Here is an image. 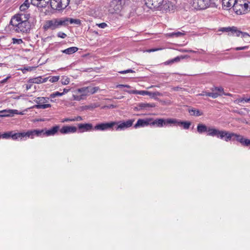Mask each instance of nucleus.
Masks as SVG:
<instances>
[{
  "label": "nucleus",
  "instance_id": "obj_22",
  "mask_svg": "<svg viewBox=\"0 0 250 250\" xmlns=\"http://www.w3.org/2000/svg\"><path fill=\"white\" fill-rule=\"evenodd\" d=\"M49 78H42V77H38L29 80V82L34 83H41L47 82Z\"/></svg>",
  "mask_w": 250,
  "mask_h": 250
},
{
  "label": "nucleus",
  "instance_id": "obj_58",
  "mask_svg": "<svg viewBox=\"0 0 250 250\" xmlns=\"http://www.w3.org/2000/svg\"><path fill=\"white\" fill-rule=\"evenodd\" d=\"M233 112L236 113L237 114H239L240 115H244V113L242 111H239L237 110H233Z\"/></svg>",
  "mask_w": 250,
  "mask_h": 250
},
{
  "label": "nucleus",
  "instance_id": "obj_48",
  "mask_svg": "<svg viewBox=\"0 0 250 250\" xmlns=\"http://www.w3.org/2000/svg\"><path fill=\"white\" fill-rule=\"evenodd\" d=\"M233 29V26L224 27V28H223L222 31L223 32H229L232 31Z\"/></svg>",
  "mask_w": 250,
  "mask_h": 250
},
{
  "label": "nucleus",
  "instance_id": "obj_59",
  "mask_svg": "<svg viewBox=\"0 0 250 250\" xmlns=\"http://www.w3.org/2000/svg\"><path fill=\"white\" fill-rule=\"evenodd\" d=\"M11 77L10 76H8L7 78H6L5 79H3V80H2L0 83H5L7 82V80L9 79Z\"/></svg>",
  "mask_w": 250,
  "mask_h": 250
},
{
  "label": "nucleus",
  "instance_id": "obj_25",
  "mask_svg": "<svg viewBox=\"0 0 250 250\" xmlns=\"http://www.w3.org/2000/svg\"><path fill=\"white\" fill-rule=\"evenodd\" d=\"M21 140H26L27 138L32 139L31 130H28L27 132H20Z\"/></svg>",
  "mask_w": 250,
  "mask_h": 250
},
{
  "label": "nucleus",
  "instance_id": "obj_7",
  "mask_svg": "<svg viewBox=\"0 0 250 250\" xmlns=\"http://www.w3.org/2000/svg\"><path fill=\"white\" fill-rule=\"evenodd\" d=\"M233 135L232 134H230L229 131L224 130H219L214 128L211 136H216L221 139H224L226 142H228L230 141L231 137L233 136Z\"/></svg>",
  "mask_w": 250,
  "mask_h": 250
},
{
  "label": "nucleus",
  "instance_id": "obj_64",
  "mask_svg": "<svg viewBox=\"0 0 250 250\" xmlns=\"http://www.w3.org/2000/svg\"><path fill=\"white\" fill-rule=\"evenodd\" d=\"M31 86H32L31 84H27L26 86V90H29V89H30Z\"/></svg>",
  "mask_w": 250,
  "mask_h": 250
},
{
  "label": "nucleus",
  "instance_id": "obj_24",
  "mask_svg": "<svg viewBox=\"0 0 250 250\" xmlns=\"http://www.w3.org/2000/svg\"><path fill=\"white\" fill-rule=\"evenodd\" d=\"M13 16L17 18H20L24 21H29L30 18V15L29 14H18Z\"/></svg>",
  "mask_w": 250,
  "mask_h": 250
},
{
  "label": "nucleus",
  "instance_id": "obj_9",
  "mask_svg": "<svg viewBox=\"0 0 250 250\" xmlns=\"http://www.w3.org/2000/svg\"><path fill=\"white\" fill-rule=\"evenodd\" d=\"M70 0H51L50 6L53 9L60 10L65 8Z\"/></svg>",
  "mask_w": 250,
  "mask_h": 250
},
{
  "label": "nucleus",
  "instance_id": "obj_8",
  "mask_svg": "<svg viewBox=\"0 0 250 250\" xmlns=\"http://www.w3.org/2000/svg\"><path fill=\"white\" fill-rule=\"evenodd\" d=\"M99 90L100 88L98 86L93 87L90 85L78 88L76 90L75 92L77 94L81 93L82 94V96H86L93 94Z\"/></svg>",
  "mask_w": 250,
  "mask_h": 250
},
{
  "label": "nucleus",
  "instance_id": "obj_42",
  "mask_svg": "<svg viewBox=\"0 0 250 250\" xmlns=\"http://www.w3.org/2000/svg\"><path fill=\"white\" fill-rule=\"evenodd\" d=\"M12 43L13 44H21L23 43V41L21 39L12 38Z\"/></svg>",
  "mask_w": 250,
  "mask_h": 250
},
{
  "label": "nucleus",
  "instance_id": "obj_46",
  "mask_svg": "<svg viewBox=\"0 0 250 250\" xmlns=\"http://www.w3.org/2000/svg\"><path fill=\"white\" fill-rule=\"evenodd\" d=\"M232 31H236L234 35L236 36L237 37L240 36L242 33V31L238 30V28L235 26H233V29Z\"/></svg>",
  "mask_w": 250,
  "mask_h": 250
},
{
  "label": "nucleus",
  "instance_id": "obj_39",
  "mask_svg": "<svg viewBox=\"0 0 250 250\" xmlns=\"http://www.w3.org/2000/svg\"><path fill=\"white\" fill-rule=\"evenodd\" d=\"M139 106L141 108H146V107H154V106L152 104H147V103H140L139 104Z\"/></svg>",
  "mask_w": 250,
  "mask_h": 250
},
{
  "label": "nucleus",
  "instance_id": "obj_60",
  "mask_svg": "<svg viewBox=\"0 0 250 250\" xmlns=\"http://www.w3.org/2000/svg\"><path fill=\"white\" fill-rule=\"evenodd\" d=\"M73 118H65L63 122H73Z\"/></svg>",
  "mask_w": 250,
  "mask_h": 250
},
{
  "label": "nucleus",
  "instance_id": "obj_16",
  "mask_svg": "<svg viewBox=\"0 0 250 250\" xmlns=\"http://www.w3.org/2000/svg\"><path fill=\"white\" fill-rule=\"evenodd\" d=\"M0 117H12L14 114H18V111L16 109L3 110L0 111Z\"/></svg>",
  "mask_w": 250,
  "mask_h": 250
},
{
  "label": "nucleus",
  "instance_id": "obj_14",
  "mask_svg": "<svg viewBox=\"0 0 250 250\" xmlns=\"http://www.w3.org/2000/svg\"><path fill=\"white\" fill-rule=\"evenodd\" d=\"M152 121V119L151 118H147L146 119H139L134 125V127L137 128L139 127L146 126L148 125H150V121Z\"/></svg>",
  "mask_w": 250,
  "mask_h": 250
},
{
  "label": "nucleus",
  "instance_id": "obj_38",
  "mask_svg": "<svg viewBox=\"0 0 250 250\" xmlns=\"http://www.w3.org/2000/svg\"><path fill=\"white\" fill-rule=\"evenodd\" d=\"M185 35L184 33L181 32H173L170 34H169V36L170 37H179L183 36Z\"/></svg>",
  "mask_w": 250,
  "mask_h": 250
},
{
  "label": "nucleus",
  "instance_id": "obj_21",
  "mask_svg": "<svg viewBox=\"0 0 250 250\" xmlns=\"http://www.w3.org/2000/svg\"><path fill=\"white\" fill-rule=\"evenodd\" d=\"M31 131L32 139H33L35 136L43 137L45 136L44 129H32Z\"/></svg>",
  "mask_w": 250,
  "mask_h": 250
},
{
  "label": "nucleus",
  "instance_id": "obj_56",
  "mask_svg": "<svg viewBox=\"0 0 250 250\" xmlns=\"http://www.w3.org/2000/svg\"><path fill=\"white\" fill-rule=\"evenodd\" d=\"M241 35L242 37L246 38V37H250V35L247 32H242Z\"/></svg>",
  "mask_w": 250,
  "mask_h": 250
},
{
  "label": "nucleus",
  "instance_id": "obj_5",
  "mask_svg": "<svg viewBox=\"0 0 250 250\" xmlns=\"http://www.w3.org/2000/svg\"><path fill=\"white\" fill-rule=\"evenodd\" d=\"M125 2V0H113L110 3L108 12L112 14L119 13L122 10Z\"/></svg>",
  "mask_w": 250,
  "mask_h": 250
},
{
  "label": "nucleus",
  "instance_id": "obj_20",
  "mask_svg": "<svg viewBox=\"0 0 250 250\" xmlns=\"http://www.w3.org/2000/svg\"><path fill=\"white\" fill-rule=\"evenodd\" d=\"M166 125V120L164 119H158L150 121V125H156L158 127H162Z\"/></svg>",
  "mask_w": 250,
  "mask_h": 250
},
{
  "label": "nucleus",
  "instance_id": "obj_52",
  "mask_svg": "<svg viewBox=\"0 0 250 250\" xmlns=\"http://www.w3.org/2000/svg\"><path fill=\"white\" fill-rule=\"evenodd\" d=\"M97 25L101 28H104L107 26V24L105 22L97 24Z\"/></svg>",
  "mask_w": 250,
  "mask_h": 250
},
{
  "label": "nucleus",
  "instance_id": "obj_10",
  "mask_svg": "<svg viewBox=\"0 0 250 250\" xmlns=\"http://www.w3.org/2000/svg\"><path fill=\"white\" fill-rule=\"evenodd\" d=\"M45 99L42 97H37L34 100V102L37 104L33 106L34 108L37 109H45L48 107H50L51 105L49 104H44Z\"/></svg>",
  "mask_w": 250,
  "mask_h": 250
},
{
  "label": "nucleus",
  "instance_id": "obj_53",
  "mask_svg": "<svg viewBox=\"0 0 250 250\" xmlns=\"http://www.w3.org/2000/svg\"><path fill=\"white\" fill-rule=\"evenodd\" d=\"M248 48V46H245L243 47H237L235 48V50H245L246 49Z\"/></svg>",
  "mask_w": 250,
  "mask_h": 250
},
{
  "label": "nucleus",
  "instance_id": "obj_26",
  "mask_svg": "<svg viewBox=\"0 0 250 250\" xmlns=\"http://www.w3.org/2000/svg\"><path fill=\"white\" fill-rule=\"evenodd\" d=\"M78 50V48L77 47H71L62 50V52L66 54L70 55L75 53Z\"/></svg>",
  "mask_w": 250,
  "mask_h": 250
},
{
  "label": "nucleus",
  "instance_id": "obj_35",
  "mask_svg": "<svg viewBox=\"0 0 250 250\" xmlns=\"http://www.w3.org/2000/svg\"><path fill=\"white\" fill-rule=\"evenodd\" d=\"M240 143L244 146H250V140L245 139L242 136V139L240 140Z\"/></svg>",
  "mask_w": 250,
  "mask_h": 250
},
{
  "label": "nucleus",
  "instance_id": "obj_51",
  "mask_svg": "<svg viewBox=\"0 0 250 250\" xmlns=\"http://www.w3.org/2000/svg\"><path fill=\"white\" fill-rule=\"evenodd\" d=\"M134 72H135V71L132 70L131 69H127L126 70L122 71L119 72V73L121 74H125L127 73H134Z\"/></svg>",
  "mask_w": 250,
  "mask_h": 250
},
{
  "label": "nucleus",
  "instance_id": "obj_54",
  "mask_svg": "<svg viewBox=\"0 0 250 250\" xmlns=\"http://www.w3.org/2000/svg\"><path fill=\"white\" fill-rule=\"evenodd\" d=\"M229 0H222L221 1H222V3L223 6L227 8L228 3H229Z\"/></svg>",
  "mask_w": 250,
  "mask_h": 250
},
{
  "label": "nucleus",
  "instance_id": "obj_34",
  "mask_svg": "<svg viewBox=\"0 0 250 250\" xmlns=\"http://www.w3.org/2000/svg\"><path fill=\"white\" fill-rule=\"evenodd\" d=\"M129 94H136L144 95L149 93V92L146 91L130 90L127 91Z\"/></svg>",
  "mask_w": 250,
  "mask_h": 250
},
{
  "label": "nucleus",
  "instance_id": "obj_29",
  "mask_svg": "<svg viewBox=\"0 0 250 250\" xmlns=\"http://www.w3.org/2000/svg\"><path fill=\"white\" fill-rule=\"evenodd\" d=\"M64 19L67 20V26L69 24H75L77 25H79L81 24V21L80 20L78 19H70L69 18H64Z\"/></svg>",
  "mask_w": 250,
  "mask_h": 250
},
{
  "label": "nucleus",
  "instance_id": "obj_19",
  "mask_svg": "<svg viewBox=\"0 0 250 250\" xmlns=\"http://www.w3.org/2000/svg\"><path fill=\"white\" fill-rule=\"evenodd\" d=\"M31 3L37 7L42 8L45 7L48 4L45 0H30Z\"/></svg>",
  "mask_w": 250,
  "mask_h": 250
},
{
  "label": "nucleus",
  "instance_id": "obj_15",
  "mask_svg": "<svg viewBox=\"0 0 250 250\" xmlns=\"http://www.w3.org/2000/svg\"><path fill=\"white\" fill-rule=\"evenodd\" d=\"M79 132L82 133L85 131H90L94 129L91 124H79L78 125Z\"/></svg>",
  "mask_w": 250,
  "mask_h": 250
},
{
  "label": "nucleus",
  "instance_id": "obj_6",
  "mask_svg": "<svg viewBox=\"0 0 250 250\" xmlns=\"http://www.w3.org/2000/svg\"><path fill=\"white\" fill-rule=\"evenodd\" d=\"M147 7L152 10H161L165 6L164 0H144Z\"/></svg>",
  "mask_w": 250,
  "mask_h": 250
},
{
  "label": "nucleus",
  "instance_id": "obj_55",
  "mask_svg": "<svg viewBox=\"0 0 250 250\" xmlns=\"http://www.w3.org/2000/svg\"><path fill=\"white\" fill-rule=\"evenodd\" d=\"M74 121H81L83 120V118L81 116H78L77 117L73 118Z\"/></svg>",
  "mask_w": 250,
  "mask_h": 250
},
{
  "label": "nucleus",
  "instance_id": "obj_2",
  "mask_svg": "<svg viewBox=\"0 0 250 250\" xmlns=\"http://www.w3.org/2000/svg\"><path fill=\"white\" fill-rule=\"evenodd\" d=\"M221 0H188L191 8L196 10L205 9L208 7H217Z\"/></svg>",
  "mask_w": 250,
  "mask_h": 250
},
{
  "label": "nucleus",
  "instance_id": "obj_44",
  "mask_svg": "<svg viewBox=\"0 0 250 250\" xmlns=\"http://www.w3.org/2000/svg\"><path fill=\"white\" fill-rule=\"evenodd\" d=\"M62 95H63L62 93H61L58 91H56V92H54V93H52L51 94H50V97L51 98H54L56 97L61 96Z\"/></svg>",
  "mask_w": 250,
  "mask_h": 250
},
{
  "label": "nucleus",
  "instance_id": "obj_4",
  "mask_svg": "<svg viewBox=\"0 0 250 250\" xmlns=\"http://www.w3.org/2000/svg\"><path fill=\"white\" fill-rule=\"evenodd\" d=\"M233 10L237 15L245 14L250 11V3L247 0H237Z\"/></svg>",
  "mask_w": 250,
  "mask_h": 250
},
{
  "label": "nucleus",
  "instance_id": "obj_3",
  "mask_svg": "<svg viewBox=\"0 0 250 250\" xmlns=\"http://www.w3.org/2000/svg\"><path fill=\"white\" fill-rule=\"evenodd\" d=\"M67 22V20L64 19V18L52 19L45 21L43 25V29L45 31L54 30L62 27L66 26Z\"/></svg>",
  "mask_w": 250,
  "mask_h": 250
},
{
  "label": "nucleus",
  "instance_id": "obj_47",
  "mask_svg": "<svg viewBox=\"0 0 250 250\" xmlns=\"http://www.w3.org/2000/svg\"><path fill=\"white\" fill-rule=\"evenodd\" d=\"M34 68V67H24L23 69H21L22 72L23 73H25L26 71H32Z\"/></svg>",
  "mask_w": 250,
  "mask_h": 250
},
{
  "label": "nucleus",
  "instance_id": "obj_12",
  "mask_svg": "<svg viewBox=\"0 0 250 250\" xmlns=\"http://www.w3.org/2000/svg\"><path fill=\"white\" fill-rule=\"evenodd\" d=\"M214 127H208L206 125L203 124H199L197 125V130L199 133L202 134L204 133H207L208 136H212Z\"/></svg>",
  "mask_w": 250,
  "mask_h": 250
},
{
  "label": "nucleus",
  "instance_id": "obj_27",
  "mask_svg": "<svg viewBox=\"0 0 250 250\" xmlns=\"http://www.w3.org/2000/svg\"><path fill=\"white\" fill-rule=\"evenodd\" d=\"M180 120L176 119L169 118L166 120V125L173 124L175 126H179V125H180Z\"/></svg>",
  "mask_w": 250,
  "mask_h": 250
},
{
  "label": "nucleus",
  "instance_id": "obj_17",
  "mask_svg": "<svg viewBox=\"0 0 250 250\" xmlns=\"http://www.w3.org/2000/svg\"><path fill=\"white\" fill-rule=\"evenodd\" d=\"M77 128L75 126H63L60 129V131L62 134H68L71 133H75L77 131Z\"/></svg>",
  "mask_w": 250,
  "mask_h": 250
},
{
  "label": "nucleus",
  "instance_id": "obj_11",
  "mask_svg": "<svg viewBox=\"0 0 250 250\" xmlns=\"http://www.w3.org/2000/svg\"><path fill=\"white\" fill-rule=\"evenodd\" d=\"M134 122V119H130L126 121L116 122V125H117L115 127V129L116 130H122L126 129L131 126Z\"/></svg>",
  "mask_w": 250,
  "mask_h": 250
},
{
  "label": "nucleus",
  "instance_id": "obj_57",
  "mask_svg": "<svg viewBox=\"0 0 250 250\" xmlns=\"http://www.w3.org/2000/svg\"><path fill=\"white\" fill-rule=\"evenodd\" d=\"M180 60V58L179 57H177L171 60L172 62H178Z\"/></svg>",
  "mask_w": 250,
  "mask_h": 250
},
{
  "label": "nucleus",
  "instance_id": "obj_31",
  "mask_svg": "<svg viewBox=\"0 0 250 250\" xmlns=\"http://www.w3.org/2000/svg\"><path fill=\"white\" fill-rule=\"evenodd\" d=\"M179 124V126H183L185 129H188L191 125V123L190 122L182 121L180 120Z\"/></svg>",
  "mask_w": 250,
  "mask_h": 250
},
{
  "label": "nucleus",
  "instance_id": "obj_23",
  "mask_svg": "<svg viewBox=\"0 0 250 250\" xmlns=\"http://www.w3.org/2000/svg\"><path fill=\"white\" fill-rule=\"evenodd\" d=\"M220 93H214V92H208L207 91H203L201 93L199 94V95L200 96H207L211 97L213 99H215L217 98L218 97L221 96Z\"/></svg>",
  "mask_w": 250,
  "mask_h": 250
},
{
  "label": "nucleus",
  "instance_id": "obj_37",
  "mask_svg": "<svg viewBox=\"0 0 250 250\" xmlns=\"http://www.w3.org/2000/svg\"><path fill=\"white\" fill-rule=\"evenodd\" d=\"M11 138L13 140H16L18 139H21L20 132L19 133H14L13 131H11Z\"/></svg>",
  "mask_w": 250,
  "mask_h": 250
},
{
  "label": "nucleus",
  "instance_id": "obj_18",
  "mask_svg": "<svg viewBox=\"0 0 250 250\" xmlns=\"http://www.w3.org/2000/svg\"><path fill=\"white\" fill-rule=\"evenodd\" d=\"M59 125H55L50 129H44V135L46 136H53L56 134L59 130Z\"/></svg>",
  "mask_w": 250,
  "mask_h": 250
},
{
  "label": "nucleus",
  "instance_id": "obj_62",
  "mask_svg": "<svg viewBox=\"0 0 250 250\" xmlns=\"http://www.w3.org/2000/svg\"><path fill=\"white\" fill-rule=\"evenodd\" d=\"M69 90H70V89L64 88L63 90V92H62L63 93V95L65 93H67L69 91Z\"/></svg>",
  "mask_w": 250,
  "mask_h": 250
},
{
  "label": "nucleus",
  "instance_id": "obj_13",
  "mask_svg": "<svg viewBox=\"0 0 250 250\" xmlns=\"http://www.w3.org/2000/svg\"><path fill=\"white\" fill-rule=\"evenodd\" d=\"M116 122H111L109 123H103L96 125L94 126V129L96 130L104 131L111 128L115 125H116Z\"/></svg>",
  "mask_w": 250,
  "mask_h": 250
},
{
  "label": "nucleus",
  "instance_id": "obj_43",
  "mask_svg": "<svg viewBox=\"0 0 250 250\" xmlns=\"http://www.w3.org/2000/svg\"><path fill=\"white\" fill-rule=\"evenodd\" d=\"M62 83L63 85L68 84L69 83V79L67 77H63L61 80Z\"/></svg>",
  "mask_w": 250,
  "mask_h": 250
},
{
  "label": "nucleus",
  "instance_id": "obj_50",
  "mask_svg": "<svg viewBox=\"0 0 250 250\" xmlns=\"http://www.w3.org/2000/svg\"><path fill=\"white\" fill-rule=\"evenodd\" d=\"M83 96H82V94L80 96H78V95H73L74 100H77V101H80L81 100L83 99Z\"/></svg>",
  "mask_w": 250,
  "mask_h": 250
},
{
  "label": "nucleus",
  "instance_id": "obj_49",
  "mask_svg": "<svg viewBox=\"0 0 250 250\" xmlns=\"http://www.w3.org/2000/svg\"><path fill=\"white\" fill-rule=\"evenodd\" d=\"M57 36L59 38H61L62 39H64L66 37L67 35L64 33L59 32L57 34Z\"/></svg>",
  "mask_w": 250,
  "mask_h": 250
},
{
  "label": "nucleus",
  "instance_id": "obj_45",
  "mask_svg": "<svg viewBox=\"0 0 250 250\" xmlns=\"http://www.w3.org/2000/svg\"><path fill=\"white\" fill-rule=\"evenodd\" d=\"M59 79H60L59 76H52L50 78L49 81L51 83H55V82H57L59 80Z\"/></svg>",
  "mask_w": 250,
  "mask_h": 250
},
{
  "label": "nucleus",
  "instance_id": "obj_41",
  "mask_svg": "<svg viewBox=\"0 0 250 250\" xmlns=\"http://www.w3.org/2000/svg\"><path fill=\"white\" fill-rule=\"evenodd\" d=\"M236 1L237 0H229V3H228L227 8H229L232 7L233 9L234 6L235 5Z\"/></svg>",
  "mask_w": 250,
  "mask_h": 250
},
{
  "label": "nucleus",
  "instance_id": "obj_33",
  "mask_svg": "<svg viewBox=\"0 0 250 250\" xmlns=\"http://www.w3.org/2000/svg\"><path fill=\"white\" fill-rule=\"evenodd\" d=\"M30 3L28 0H26L24 2L21 4L20 7V9L21 11H24L29 7Z\"/></svg>",
  "mask_w": 250,
  "mask_h": 250
},
{
  "label": "nucleus",
  "instance_id": "obj_63",
  "mask_svg": "<svg viewBox=\"0 0 250 250\" xmlns=\"http://www.w3.org/2000/svg\"><path fill=\"white\" fill-rule=\"evenodd\" d=\"M160 49L159 48H155V49H150L148 51V52H154V51H157V50H160Z\"/></svg>",
  "mask_w": 250,
  "mask_h": 250
},
{
  "label": "nucleus",
  "instance_id": "obj_1",
  "mask_svg": "<svg viewBox=\"0 0 250 250\" xmlns=\"http://www.w3.org/2000/svg\"><path fill=\"white\" fill-rule=\"evenodd\" d=\"M32 24L30 21H24L21 18L13 16L10 20L9 27L11 30L19 33H29Z\"/></svg>",
  "mask_w": 250,
  "mask_h": 250
},
{
  "label": "nucleus",
  "instance_id": "obj_30",
  "mask_svg": "<svg viewBox=\"0 0 250 250\" xmlns=\"http://www.w3.org/2000/svg\"><path fill=\"white\" fill-rule=\"evenodd\" d=\"M230 134H232L233 135H233V136L231 137V138L230 139V141H233L234 140H236L237 142L240 143V140H241L242 139L243 136H242L240 134H238L237 133H235L233 132H230Z\"/></svg>",
  "mask_w": 250,
  "mask_h": 250
},
{
  "label": "nucleus",
  "instance_id": "obj_32",
  "mask_svg": "<svg viewBox=\"0 0 250 250\" xmlns=\"http://www.w3.org/2000/svg\"><path fill=\"white\" fill-rule=\"evenodd\" d=\"M210 89L212 91V92L220 93L221 94V96L222 95V94L223 93V92H224V88L222 86H214L212 87Z\"/></svg>",
  "mask_w": 250,
  "mask_h": 250
},
{
  "label": "nucleus",
  "instance_id": "obj_36",
  "mask_svg": "<svg viewBox=\"0 0 250 250\" xmlns=\"http://www.w3.org/2000/svg\"><path fill=\"white\" fill-rule=\"evenodd\" d=\"M250 103V97L249 98H243L237 99L234 101V103L237 104H239L240 103Z\"/></svg>",
  "mask_w": 250,
  "mask_h": 250
},
{
  "label": "nucleus",
  "instance_id": "obj_28",
  "mask_svg": "<svg viewBox=\"0 0 250 250\" xmlns=\"http://www.w3.org/2000/svg\"><path fill=\"white\" fill-rule=\"evenodd\" d=\"M188 111L191 115L195 116H200L203 114V113L199 109L192 108L191 109H189Z\"/></svg>",
  "mask_w": 250,
  "mask_h": 250
},
{
  "label": "nucleus",
  "instance_id": "obj_40",
  "mask_svg": "<svg viewBox=\"0 0 250 250\" xmlns=\"http://www.w3.org/2000/svg\"><path fill=\"white\" fill-rule=\"evenodd\" d=\"M11 131H8L4 133L2 135H0V137L3 139H9L11 138Z\"/></svg>",
  "mask_w": 250,
  "mask_h": 250
},
{
  "label": "nucleus",
  "instance_id": "obj_61",
  "mask_svg": "<svg viewBox=\"0 0 250 250\" xmlns=\"http://www.w3.org/2000/svg\"><path fill=\"white\" fill-rule=\"evenodd\" d=\"M174 63V62H171V60H169V61H167V62H165V63L167 65H168V64H171V63Z\"/></svg>",
  "mask_w": 250,
  "mask_h": 250
}]
</instances>
